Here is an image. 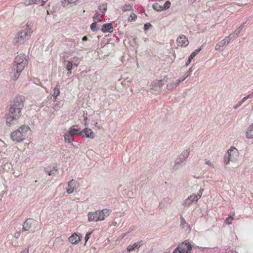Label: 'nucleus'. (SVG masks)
Masks as SVG:
<instances>
[{
    "mask_svg": "<svg viewBox=\"0 0 253 253\" xmlns=\"http://www.w3.org/2000/svg\"><path fill=\"white\" fill-rule=\"evenodd\" d=\"M24 97L22 96H17L14 99L13 104L7 115L6 122L7 125H11L20 118L21 115V110L24 106Z\"/></svg>",
    "mask_w": 253,
    "mask_h": 253,
    "instance_id": "obj_1",
    "label": "nucleus"
},
{
    "mask_svg": "<svg viewBox=\"0 0 253 253\" xmlns=\"http://www.w3.org/2000/svg\"><path fill=\"white\" fill-rule=\"evenodd\" d=\"M30 131V128L28 126L23 125L12 132L10 137L13 141L21 142L26 139Z\"/></svg>",
    "mask_w": 253,
    "mask_h": 253,
    "instance_id": "obj_2",
    "label": "nucleus"
},
{
    "mask_svg": "<svg viewBox=\"0 0 253 253\" xmlns=\"http://www.w3.org/2000/svg\"><path fill=\"white\" fill-rule=\"evenodd\" d=\"M110 214V211L108 209H104L101 211H98L95 212H90L88 213V219L89 221L103 220Z\"/></svg>",
    "mask_w": 253,
    "mask_h": 253,
    "instance_id": "obj_3",
    "label": "nucleus"
},
{
    "mask_svg": "<svg viewBox=\"0 0 253 253\" xmlns=\"http://www.w3.org/2000/svg\"><path fill=\"white\" fill-rule=\"evenodd\" d=\"M27 64V56L24 54H20L15 57L12 66L19 71H23Z\"/></svg>",
    "mask_w": 253,
    "mask_h": 253,
    "instance_id": "obj_4",
    "label": "nucleus"
},
{
    "mask_svg": "<svg viewBox=\"0 0 253 253\" xmlns=\"http://www.w3.org/2000/svg\"><path fill=\"white\" fill-rule=\"evenodd\" d=\"M30 37L29 32H25L24 31H21L15 35L13 40V43L15 46H19L25 43Z\"/></svg>",
    "mask_w": 253,
    "mask_h": 253,
    "instance_id": "obj_5",
    "label": "nucleus"
},
{
    "mask_svg": "<svg viewBox=\"0 0 253 253\" xmlns=\"http://www.w3.org/2000/svg\"><path fill=\"white\" fill-rule=\"evenodd\" d=\"M239 157V152L237 148L231 147L227 151V155L224 157V163L228 165L231 162H235Z\"/></svg>",
    "mask_w": 253,
    "mask_h": 253,
    "instance_id": "obj_6",
    "label": "nucleus"
},
{
    "mask_svg": "<svg viewBox=\"0 0 253 253\" xmlns=\"http://www.w3.org/2000/svg\"><path fill=\"white\" fill-rule=\"evenodd\" d=\"M192 249L190 243L185 241L182 242L175 249V253H189Z\"/></svg>",
    "mask_w": 253,
    "mask_h": 253,
    "instance_id": "obj_7",
    "label": "nucleus"
},
{
    "mask_svg": "<svg viewBox=\"0 0 253 253\" xmlns=\"http://www.w3.org/2000/svg\"><path fill=\"white\" fill-rule=\"evenodd\" d=\"M232 39L231 35L226 37L224 39L218 42L215 46V49L216 50H223L224 47L229 43Z\"/></svg>",
    "mask_w": 253,
    "mask_h": 253,
    "instance_id": "obj_8",
    "label": "nucleus"
},
{
    "mask_svg": "<svg viewBox=\"0 0 253 253\" xmlns=\"http://www.w3.org/2000/svg\"><path fill=\"white\" fill-rule=\"evenodd\" d=\"M176 42L177 46L181 47L186 46L189 43L187 38L184 35L179 37L177 39Z\"/></svg>",
    "mask_w": 253,
    "mask_h": 253,
    "instance_id": "obj_9",
    "label": "nucleus"
},
{
    "mask_svg": "<svg viewBox=\"0 0 253 253\" xmlns=\"http://www.w3.org/2000/svg\"><path fill=\"white\" fill-rule=\"evenodd\" d=\"M22 72V71H19V70L12 66L10 71L11 79L14 81H16Z\"/></svg>",
    "mask_w": 253,
    "mask_h": 253,
    "instance_id": "obj_10",
    "label": "nucleus"
},
{
    "mask_svg": "<svg viewBox=\"0 0 253 253\" xmlns=\"http://www.w3.org/2000/svg\"><path fill=\"white\" fill-rule=\"evenodd\" d=\"M36 223V220L31 218L27 219L23 224V228L24 230L28 231L32 228L33 226L35 225Z\"/></svg>",
    "mask_w": 253,
    "mask_h": 253,
    "instance_id": "obj_11",
    "label": "nucleus"
},
{
    "mask_svg": "<svg viewBox=\"0 0 253 253\" xmlns=\"http://www.w3.org/2000/svg\"><path fill=\"white\" fill-rule=\"evenodd\" d=\"M164 83L162 80H156L152 83L151 88L156 91H159Z\"/></svg>",
    "mask_w": 253,
    "mask_h": 253,
    "instance_id": "obj_12",
    "label": "nucleus"
},
{
    "mask_svg": "<svg viewBox=\"0 0 253 253\" xmlns=\"http://www.w3.org/2000/svg\"><path fill=\"white\" fill-rule=\"evenodd\" d=\"M77 185V181L74 179H72L68 182V186L66 188V192L68 194H71L74 192Z\"/></svg>",
    "mask_w": 253,
    "mask_h": 253,
    "instance_id": "obj_13",
    "label": "nucleus"
},
{
    "mask_svg": "<svg viewBox=\"0 0 253 253\" xmlns=\"http://www.w3.org/2000/svg\"><path fill=\"white\" fill-rule=\"evenodd\" d=\"M198 200V197L196 196L195 194H193L188 197L184 202V205L185 206H189L193 203L196 202Z\"/></svg>",
    "mask_w": 253,
    "mask_h": 253,
    "instance_id": "obj_14",
    "label": "nucleus"
},
{
    "mask_svg": "<svg viewBox=\"0 0 253 253\" xmlns=\"http://www.w3.org/2000/svg\"><path fill=\"white\" fill-rule=\"evenodd\" d=\"M81 240L80 237L76 233H74L69 238V241L72 244H77Z\"/></svg>",
    "mask_w": 253,
    "mask_h": 253,
    "instance_id": "obj_15",
    "label": "nucleus"
},
{
    "mask_svg": "<svg viewBox=\"0 0 253 253\" xmlns=\"http://www.w3.org/2000/svg\"><path fill=\"white\" fill-rule=\"evenodd\" d=\"M142 244L141 242L135 243L133 245H129L126 248V250L128 252H131L136 249H139Z\"/></svg>",
    "mask_w": 253,
    "mask_h": 253,
    "instance_id": "obj_16",
    "label": "nucleus"
},
{
    "mask_svg": "<svg viewBox=\"0 0 253 253\" xmlns=\"http://www.w3.org/2000/svg\"><path fill=\"white\" fill-rule=\"evenodd\" d=\"M113 30V26L111 23H107L102 25L101 31L103 33H111Z\"/></svg>",
    "mask_w": 253,
    "mask_h": 253,
    "instance_id": "obj_17",
    "label": "nucleus"
},
{
    "mask_svg": "<svg viewBox=\"0 0 253 253\" xmlns=\"http://www.w3.org/2000/svg\"><path fill=\"white\" fill-rule=\"evenodd\" d=\"M83 131L85 133L86 137L92 139L94 138V133L91 129L85 128L83 130Z\"/></svg>",
    "mask_w": 253,
    "mask_h": 253,
    "instance_id": "obj_18",
    "label": "nucleus"
},
{
    "mask_svg": "<svg viewBox=\"0 0 253 253\" xmlns=\"http://www.w3.org/2000/svg\"><path fill=\"white\" fill-rule=\"evenodd\" d=\"M201 48H200L194 51H193L190 56L189 57V58L188 59V61L187 63H186V65L188 66L191 62L192 60L196 56V55L200 52V51L201 50Z\"/></svg>",
    "mask_w": 253,
    "mask_h": 253,
    "instance_id": "obj_19",
    "label": "nucleus"
},
{
    "mask_svg": "<svg viewBox=\"0 0 253 253\" xmlns=\"http://www.w3.org/2000/svg\"><path fill=\"white\" fill-rule=\"evenodd\" d=\"M189 155V151L187 149L184 150L179 157L180 162H183L186 160Z\"/></svg>",
    "mask_w": 253,
    "mask_h": 253,
    "instance_id": "obj_20",
    "label": "nucleus"
},
{
    "mask_svg": "<svg viewBox=\"0 0 253 253\" xmlns=\"http://www.w3.org/2000/svg\"><path fill=\"white\" fill-rule=\"evenodd\" d=\"M246 136L248 138H253V123L250 125L247 130Z\"/></svg>",
    "mask_w": 253,
    "mask_h": 253,
    "instance_id": "obj_21",
    "label": "nucleus"
},
{
    "mask_svg": "<svg viewBox=\"0 0 253 253\" xmlns=\"http://www.w3.org/2000/svg\"><path fill=\"white\" fill-rule=\"evenodd\" d=\"M71 135L74 137L76 134H80L81 133L79 132V130L78 129L75 128V126H72L69 129V130L68 131Z\"/></svg>",
    "mask_w": 253,
    "mask_h": 253,
    "instance_id": "obj_22",
    "label": "nucleus"
},
{
    "mask_svg": "<svg viewBox=\"0 0 253 253\" xmlns=\"http://www.w3.org/2000/svg\"><path fill=\"white\" fill-rule=\"evenodd\" d=\"M180 226L182 228H185L186 229H190L189 224L186 222L184 218L181 216L180 217Z\"/></svg>",
    "mask_w": 253,
    "mask_h": 253,
    "instance_id": "obj_23",
    "label": "nucleus"
},
{
    "mask_svg": "<svg viewBox=\"0 0 253 253\" xmlns=\"http://www.w3.org/2000/svg\"><path fill=\"white\" fill-rule=\"evenodd\" d=\"M64 66L67 71L72 70L73 67H74L71 61L64 60Z\"/></svg>",
    "mask_w": 253,
    "mask_h": 253,
    "instance_id": "obj_24",
    "label": "nucleus"
},
{
    "mask_svg": "<svg viewBox=\"0 0 253 253\" xmlns=\"http://www.w3.org/2000/svg\"><path fill=\"white\" fill-rule=\"evenodd\" d=\"M64 138L65 141L69 143L73 140V137L68 132L64 134Z\"/></svg>",
    "mask_w": 253,
    "mask_h": 253,
    "instance_id": "obj_25",
    "label": "nucleus"
},
{
    "mask_svg": "<svg viewBox=\"0 0 253 253\" xmlns=\"http://www.w3.org/2000/svg\"><path fill=\"white\" fill-rule=\"evenodd\" d=\"M59 94L60 85L59 84H57L53 89V93L52 94V96L54 97L55 99H56L57 97L59 95Z\"/></svg>",
    "mask_w": 253,
    "mask_h": 253,
    "instance_id": "obj_26",
    "label": "nucleus"
},
{
    "mask_svg": "<svg viewBox=\"0 0 253 253\" xmlns=\"http://www.w3.org/2000/svg\"><path fill=\"white\" fill-rule=\"evenodd\" d=\"M31 27H32V23L28 22L27 24L23 27V30L21 31H24L25 32H29L30 36H31L32 31H31Z\"/></svg>",
    "mask_w": 253,
    "mask_h": 253,
    "instance_id": "obj_27",
    "label": "nucleus"
},
{
    "mask_svg": "<svg viewBox=\"0 0 253 253\" xmlns=\"http://www.w3.org/2000/svg\"><path fill=\"white\" fill-rule=\"evenodd\" d=\"M191 74V71H189L186 72L184 75L181 77L178 80H177L176 82V84H178L180 83L183 81L186 78H187L188 77H189Z\"/></svg>",
    "mask_w": 253,
    "mask_h": 253,
    "instance_id": "obj_28",
    "label": "nucleus"
},
{
    "mask_svg": "<svg viewBox=\"0 0 253 253\" xmlns=\"http://www.w3.org/2000/svg\"><path fill=\"white\" fill-rule=\"evenodd\" d=\"M20 232H16L15 233L14 236H13L12 235H8L7 239L8 241H10V240H16L17 238H19V237L20 236Z\"/></svg>",
    "mask_w": 253,
    "mask_h": 253,
    "instance_id": "obj_29",
    "label": "nucleus"
},
{
    "mask_svg": "<svg viewBox=\"0 0 253 253\" xmlns=\"http://www.w3.org/2000/svg\"><path fill=\"white\" fill-rule=\"evenodd\" d=\"M70 61L72 62L73 66L76 67H77L78 66L79 62H80L79 58L77 57H75L71 59Z\"/></svg>",
    "mask_w": 253,
    "mask_h": 253,
    "instance_id": "obj_30",
    "label": "nucleus"
},
{
    "mask_svg": "<svg viewBox=\"0 0 253 253\" xmlns=\"http://www.w3.org/2000/svg\"><path fill=\"white\" fill-rule=\"evenodd\" d=\"M234 214L233 215H230L227 217L224 221L225 224L227 225L231 224L232 222V221L234 220Z\"/></svg>",
    "mask_w": 253,
    "mask_h": 253,
    "instance_id": "obj_31",
    "label": "nucleus"
},
{
    "mask_svg": "<svg viewBox=\"0 0 253 253\" xmlns=\"http://www.w3.org/2000/svg\"><path fill=\"white\" fill-rule=\"evenodd\" d=\"M78 0H64L62 2V5L64 7L67 6L70 3H75Z\"/></svg>",
    "mask_w": 253,
    "mask_h": 253,
    "instance_id": "obj_32",
    "label": "nucleus"
},
{
    "mask_svg": "<svg viewBox=\"0 0 253 253\" xmlns=\"http://www.w3.org/2000/svg\"><path fill=\"white\" fill-rule=\"evenodd\" d=\"M153 7L154 9L156 10L157 11H161L163 10V6L160 5L158 3H154L153 5Z\"/></svg>",
    "mask_w": 253,
    "mask_h": 253,
    "instance_id": "obj_33",
    "label": "nucleus"
},
{
    "mask_svg": "<svg viewBox=\"0 0 253 253\" xmlns=\"http://www.w3.org/2000/svg\"><path fill=\"white\" fill-rule=\"evenodd\" d=\"M136 18H137L136 15L134 13H131L129 15L128 20L129 21H134L136 20Z\"/></svg>",
    "mask_w": 253,
    "mask_h": 253,
    "instance_id": "obj_34",
    "label": "nucleus"
},
{
    "mask_svg": "<svg viewBox=\"0 0 253 253\" xmlns=\"http://www.w3.org/2000/svg\"><path fill=\"white\" fill-rule=\"evenodd\" d=\"M21 4L27 6L33 4V1L32 0H23Z\"/></svg>",
    "mask_w": 253,
    "mask_h": 253,
    "instance_id": "obj_35",
    "label": "nucleus"
},
{
    "mask_svg": "<svg viewBox=\"0 0 253 253\" xmlns=\"http://www.w3.org/2000/svg\"><path fill=\"white\" fill-rule=\"evenodd\" d=\"M47 0H32V1H33V4H40L41 2V5H43Z\"/></svg>",
    "mask_w": 253,
    "mask_h": 253,
    "instance_id": "obj_36",
    "label": "nucleus"
},
{
    "mask_svg": "<svg viewBox=\"0 0 253 253\" xmlns=\"http://www.w3.org/2000/svg\"><path fill=\"white\" fill-rule=\"evenodd\" d=\"M132 6L129 5V4H128V5H125L123 7H122V10L123 11H129V10H131L132 9Z\"/></svg>",
    "mask_w": 253,
    "mask_h": 253,
    "instance_id": "obj_37",
    "label": "nucleus"
},
{
    "mask_svg": "<svg viewBox=\"0 0 253 253\" xmlns=\"http://www.w3.org/2000/svg\"><path fill=\"white\" fill-rule=\"evenodd\" d=\"M97 23L96 22L92 23L90 25V29L93 32H96L98 30L96 27Z\"/></svg>",
    "mask_w": 253,
    "mask_h": 253,
    "instance_id": "obj_38",
    "label": "nucleus"
},
{
    "mask_svg": "<svg viewBox=\"0 0 253 253\" xmlns=\"http://www.w3.org/2000/svg\"><path fill=\"white\" fill-rule=\"evenodd\" d=\"M107 4H103L102 5H100L99 7V9L102 12H104L107 10Z\"/></svg>",
    "mask_w": 253,
    "mask_h": 253,
    "instance_id": "obj_39",
    "label": "nucleus"
},
{
    "mask_svg": "<svg viewBox=\"0 0 253 253\" xmlns=\"http://www.w3.org/2000/svg\"><path fill=\"white\" fill-rule=\"evenodd\" d=\"M252 98L251 95H248L244 97L242 99V100L239 102V106L241 105V104H242L247 99H248V98Z\"/></svg>",
    "mask_w": 253,
    "mask_h": 253,
    "instance_id": "obj_40",
    "label": "nucleus"
},
{
    "mask_svg": "<svg viewBox=\"0 0 253 253\" xmlns=\"http://www.w3.org/2000/svg\"><path fill=\"white\" fill-rule=\"evenodd\" d=\"M170 2L169 1H167L163 5V9L169 8L170 7Z\"/></svg>",
    "mask_w": 253,
    "mask_h": 253,
    "instance_id": "obj_41",
    "label": "nucleus"
},
{
    "mask_svg": "<svg viewBox=\"0 0 253 253\" xmlns=\"http://www.w3.org/2000/svg\"><path fill=\"white\" fill-rule=\"evenodd\" d=\"M205 163L206 165H208V166H210L211 167H212V168L214 167V166H213V164H212V163L210 161V160H209L208 159H205Z\"/></svg>",
    "mask_w": 253,
    "mask_h": 253,
    "instance_id": "obj_42",
    "label": "nucleus"
},
{
    "mask_svg": "<svg viewBox=\"0 0 253 253\" xmlns=\"http://www.w3.org/2000/svg\"><path fill=\"white\" fill-rule=\"evenodd\" d=\"M243 29V26H240L239 27V28H238L235 31H234V33L236 34V35H238L239 33H240V32H241V31Z\"/></svg>",
    "mask_w": 253,
    "mask_h": 253,
    "instance_id": "obj_43",
    "label": "nucleus"
},
{
    "mask_svg": "<svg viewBox=\"0 0 253 253\" xmlns=\"http://www.w3.org/2000/svg\"><path fill=\"white\" fill-rule=\"evenodd\" d=\"M57 169H53L52 170L47 171V172L49 175H51L55 174L57 172Z\"/></svg>",
    "mask_w": 253,
    "mask_h": 253,
    "instance_id": "obj_44",
    "label": "nucleus"
},
{
    "mask_svg": "<svg viewBox=\"0 0 253 253\" xmlns=\"http://www.w3.org/2000/svg\"><path fill=\"white\" fill-rule=\"evenodd\" d=\"M91 234V232H88L86 234V235L84 237V240H85V243L88 241V240L90 238Z\"/></svg>",
    "mask_w": 253,
    "mask_h": 253,
    "instance_id": "obj_45",
    "label": "nucleus"
},
{
    "mask_svg": "<svg viewBox=\"0 0 253 253\" xmlns=\"http://www.w3.org/2000/svg\"><path fill=\"white\" fill-rule=\"evenodd\" d=\"M203 191V189H200L198 194H196V197H198V200L201 197Z\"/></svg>",
    "mask_w": 253,
    "mask_h": 253,
    "instance_id": "obj_46",
    "label": "nucleus"
},
{
    "mask_svg": "<svg viewBox=\"0 0 253 253\" xmlns=\"http://www.w3.org/2000/svg\"><path fill=\"white\" fill-rule=\"evenodd\" d=\"M151 26V25L150 23L145 24L144 26V29L145 30H146Z\"/></svg>",
    "mask_w": 253,
    "mask_h": 253,
    "instance_id": "obj_47",
    "label": "nucleus"
},
{
    "mask_svg": "<svg viewBox=\"0 0 253 253\" xmlns=\"http://www.w3.org/2000/svg\"><path fill=\"white\" fill-rule=\"evenodd\" d=\"M93 19L94 22H96L97 23V21H100V20L99 19V18L98 17V15L93 16Z\"/></svg>",
    "mask_w": 253,
    "mask_h": 253,
    "instance_id": "obj_48",
    "label": "nucleus"
},
{
    "mask_svg": "<svg viewBox=\"0 0 253 253\" xmlns=\"http://www.w3.org/2000/svg\"><path fill=\"white\" fill-rule=\"evenodd\" d=\"M29 251L28 249H25L23 251H22L20 253H28Z\"/></svg>",
    "mask_w": 253,
    "mask_h": 253,
    "instance_id": "obj_49",
    "label": "nucleus"
},
{
    "mask_svg": "<svg viewBox=\"0 0 253 253\" xmlns=\"http://www.w3.org/2000/svg\"><path fill=\"white\" fill-rule=\"evenodd\" d=\"M71 74H72L71 70L68 71V72L67 73V76L68 77H69V76H70L71 75Z\"/></svg>",
    "mask_w": 253,
    "mask_h": 253,
    "instance_id": "obj_50",
    "label": "nucleus"
},
{
    "mask_svg": "<svg viewBox=\"0 0 253 253\" xmlns=\"http://www.w3.org/2000/svg\"><path fill=\"white\" fill-rule=\"evenodd\" d=\"M82 40L83 41H86L87 40V38L86 36H84V37H83Z\"/></svg>",
    "mask_w": 253,
    "mask_h": 253,
    "instance_id": "obj_51",
    "label": "nucleus"
},
{
    "mask_svg": "<svg viewBox=\"0 0 253 253\" xmlns=\"http://www.w3.org/2000/svg\"><path fill=\"white\" fill-rule=\"evenodd\" d=\"M87 120V118H84V121H86Z\"/></svg>",
    "mask_w": 253,
    "mask_h": 253,
    "instance_id": "obj_52",
    "label": "nucleus"
},
{
    "mask_svg": "<svg viewBox=\"0 0 253 253\" xmlns=\"http://www.w3.org/2000/svg\"><path fill=\"white\" fill-rule=\"evenodd\" d=\"M12 246H16L15 245H13V243H12Z\"/></svg>",
    "mask_w": 253,
    "mask_h": 253,
    "instance_id": "obj_53",
    "label": "nucleus"
},
{
    "mask_svg": "<svg viewBox=\"0 0 253 253\" xmlns=\"http://www.w3.org/2000/svg\"><path fill=\"white\" fill-rule=\"evenodd\" d=\"M192 2L195 1V0H190Z\"/></svg>",
    "mask_w": 253,
    "mask_h": 253,
    "instance_id": "obj_54",
    "label": "nucleus"
},
{
    "mask_svg": "<svg viewBox=\"0 0 253 253\" xmlns=\"http://www.w3.org/2000/svg\"><path fill=\"white\" fill-rule=\"evenodd\" d=\"M84 125L86 126V122H85Z\"/></svg>",
    "mask_w": 253,
    "mask_h": 253,
    "instance_id": "obj_55",
    "label": "nucleus"
},
{
    "mask_svg": "<svg viewBox=\"0 0 253 253\" xmlns=\"http://www.w3.org/2000/svg\"><path fill=\"white\" fill-rule=\"evenodd\" d=\"M78 2H80V0H77Z\"/></svg>",
    "mask_w": 253,
    "mask_h": 253,
    "instance_id": "obj_56",
    "label": "nucleus"
},
{
    "mask_svg": "<svg viewBox=\"0 0 253 253\" xmlns=\"http://www.w3.org/2000/svg\"><path fill=\"white\" fill-rule=\"evenodd\" d=\"M174 253V251L173 252V253Z\"/></svg>",
    "mask_w": 253,
    "mask_h": 253,
    "instance_id": "obj_57",
    "label": "nucleus"
}]
</instances>
